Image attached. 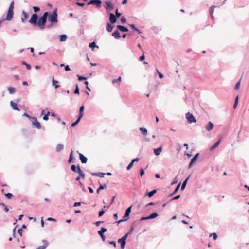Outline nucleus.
<instances>
[{"mask_svg": "<svg viewBox=\"0 0 249 249\" xmlns=\"http://www.w3.org/2000/svg\"><path fill=\"white\" fill-rule=\"evenodd\" d=\"M42 243L43 245L37 247L36 249H45L49 245L48 242L46 240H43Z\"/></svg>", "mask_w": 249, "mask_h": 249, "instance_id": "nucleus-8", "label": "nucleus"}, {"mask_svg": "<svg viewBox=\"0 0 249 249\" xmlns=\"http://www.w3.org/2000/svg\"><path fill=\"white\" fill-rule=\"evenodd\" d=\"M79 157L82 163H86L87 161V158L84 156L82 154L79 153Z\"/></svg>", "mask_w": 249, "mask_h": 249, "instance_id": "nucleus-17", "label": "nucleus"}, {"mask_svg": "<svg viewBox=\"0 0 249 249\" xmlns=\"http://www.w3.org/2000/svg\"><path fill=\"white\" fill-rule=\"evenodd\" d=\"M121 77L120 76L118 79L113 80L112 83H113V84L117 83L118 84H119L120 82H121Z\"/></svg>", "mask_w": 249, "mask_h": 249, "instance_id": "nucleus-34", "label": "nucleus"}, {"mask_svg": "<svg viewBox=\"0 0 249 249\" xmlns=\"http://www.w3.org/2000/svg\"><path fill=\"white\" fill-rule=\"evenodd\" d=\"M57 10L56 9H54L53 12V13L49 15L48 17V20L51 22H57Z\"/></svg>", "mask_w": 249, "mask_h": 249, "instance_id": "nucleus-2", "label": "nucleus"}, {"mask_svg": "<svg viewBox=\"0 0 249 249\" xmlns=\"http://www.w3.org/2000/svg\"><path fill=\"white\" fill-rule=\"evenodd\" d=\"M32 125L34 127L37 128V129H40L41 126L40 125V124L39 122L37 121L36 118H32V120H31Z\"/></svg>", "mask_w": 249, "mask_h": 249, "instance_id": "nucleus-4", "label": "nucleus"}, {"mask_svg": "<svg viewBox=\"0 0 249 249\" xmlns=\"http://www.w3.org/2000/svg\"><path fill=\"white\" fill-rule=\"evenodd\" d=\"M63 149V145L62 144H58L56 147V150L59 152Z\"/></svg>", "mask_w": 249, "mask_h": 249, "instance_id": "nucleus-32", "label": "nucleus"}, {"mask_svg": "<svg viewBox=\"0 0 249 249\" xmlns=\"http://www.w3.org/2000/svg\"><path fill=\"white\" fill-rule=\"evenodd\" d=\"M240 81H239L235 85V90H238L239 89V87H240Z\"/></svg>", "mask_w": 249, "mask_h": 249, "instance_id": "nucleus-43", "label": "nucleus"}, {"mask_svg": "<svg viewBox=\"0 0 249 249\" xmlns=\"http://www.w3.org/2000/svg\"><path fill=\"white\" fill-rule=\"evenodd\" d=\"M5 196L7 199H10L13 196V195L11 193H8L5 194Z\"/></svg>", "mask_w": 249, "mask_h": 249, "instance_id": "nucleus-38", "label": "nucleus"}, {"mask_svg": "<svg viewBox=\"0 0 249 249\" xmlns=\"http://www.w3.org/2000/svg\"><path fill=\"white\" fill-rule=\"evenodd\" d=\"M107 231V230L105 228H102L100 231H98V233L101 236L103 235V233Z\"/></svg>", "mask_w": 249, "mask_h": 249, "instance_id": "nucleus-23", "label": "nucleus"}, {"mask_svg": "<svg viewBox=\"0 0 249 249\" xmlns=\"http://www.w3.org/2000/svg\"><path fill=\"white\" fill-rule=\"evenodd\" d=\"M180 195H178L176 196L175 197L172 198L171 200H174L178 199H179L180 198Z\"/></svg>", "mask_w": 249, "mask_h": 249, "instance_id": "nucleus-51", "label": "nucleus"}, {"mask_svg": "<svg viewBox=\"0 0 249 249\" xmlns=\"http://www.w3.org/2000/svg\"><path fill=\"white\" fill-rule=\"evenodd\" d=\"M103 221H97L95 224L97 226H99L101 223H103Z\"/></svg>", "mask_w": 249, "mask_h": 249, "instance_id": "nucleus-60", "label": "nucleus"}, {"mask_svg": "<svg viewBox=\"0 0 249 249\" xmlns=\"http://www.w3.org/2000/svg\"><path fill=\"white\" fill-rule=\"evenodd\" d=\"M158 216V214L157 213H153L151 214L149 216H148V219H153L157 217Z\"/></svg>", "mask_w": 249, "mask_h": 249, "instance_id": "nucleus-27", "label": "nucleus"}, {"mask_svg": "<svg viewBox=\"0 0 249 249\" xmlns=\"http://www.w3.org/2000/svg\"><path fill=\"white\" fill-rule=\"evenodd\" d=\"M113 28V26L111 24V23H107L106 26V29L108 32H111Z\"/></svg>", "mask_w": 249, "mask_h": 249, "instance_id": "nucleus-20", "label": "nucleus"}, {"mask_svg": "<svg viewBox=\"0 0 249 249\" xmlns=\"http://www.w3.org/2000/svg\"><path fill=\"white\" fill-rule=\"evenodd\" d=\"M105 174H106L105 173H101V172L91 173V175L93 176H98L100 177H104V176Z\"/></svg>", "mask_w": 249, "mask_h": 249, "instance_id": "nucleus-24", "label": "nucleus"}, {"mask_svg": "<svg viewBox=\"0 0 249 249\" xmlns=\"http://www.w3.org/2000/svg\"><path fill=\"white\" fill-rule=\"evenodd\" d=\"M76 173H78L79 175V176H81V177L83 178H85V175L84 173L81 170V169L80 168V166L78 165L77 167V172Z\"/></svg>", "mask_w": 249, "mask_h": 249, "instance_id": "nucleus-12", "label": "nucleus"}, {"mask_svg": "<svg viewBox=\"0 0 249 249\" xmlns=\"http://www.w3.org/2000/svg\"><path fill=\"white\" fill-rule=\"evenodd\" d=\"M123 221H124V216L123 217V219H121V220H119L118 222H117V224L118 225L119 224H120V223L123 222Z\"/></svg>", "mask_w": 249, "mask_h": 249, "instance_id": "nucleus-57", "label": "nucleus"}, {"mask_svg": "<svg viewBox=\"0 0 249 249\" xmlns=\"http://www.w3.org/2000/svg\"><path fill=\"white\" fill-rule=\"evenodd\" d=\"M74 93L75 94H79V89L77 85L76 86V88L75 90L74 91Z\"/></svg>", "mask_w": 249, "mask_h": 249, "instance_id": "nucleus-49", "label": "nucleus"}, {"mask_svg": "<svg viewBox=\"0 0 249 249\" xmlns=\"http://www.w3.org/2000/svg\"><path fill=\"white\" fill-rule=\"evenodd\" d=\"M72 153H73V151H71V153L70 154V155L69 159V163H71L72 161Z\"/></svg>", "mask_w": 249, "mask_h": 249, "instance_id": "nucleus-47", "label": "nucleus"}, {"mask_svg": "<svg viewBox=\"0 0 249 249\" xmlns=\"http://www.w3.org/2000/svg\"><path fill=\"white\" fill-rule=\"evenodd\" d=\"M210 237H213V239L215 240L217 239V235L215 233H211L210 235Z\"/></svg>", "mask_w": 249, "mask_h": 249, "instance_id": "nucleus-41", "label": "nucleus"}, {"mask_svg": "<svg viewBox=\"0 0 249 249\" xmlns=\"http://www.w3.org/2000/svg\"><path fill=\"white\" fill-rule=\"evenodd\" d=\"M186 118L189 123L196 122V120L192 114L188 112L186 114Z\"/></svg>", "mask_w": 249, "mask_h": 249, "instance_id": "nucleus-3", "label": "nucleus"}, {"mask_svg": "<svg viewBox=\"0 0 249 249\" xmlns=\"http://www.w3.org/2000/svg\"><path fill=\"white\" fill-rule=\"evenodd\" d=\"M48 15V12H45L38 19V22H37V25L40 27L41 29H43L45 27V24L46 22V18Z\"/></svg>", "mask_w": 249, "mask_h": 249, "instance_id": "nucleus-1", "label": "nucleus"}, {"mask_svg": "<svg viewBox=\"0 0 249 249\" xmlns=\"http://www.w3.org/2000/svg\"><path fill=\"white\" fill-rule=\"evenodd\" d=\"M84 106H82L80 108V112H79V117L80 118H81L84 115Z\"/></svg>", "mask_w": 249, "mask_h": 249, "instance_id": "nucleus-21", "label": "nucleus"}, {"mask_svg": "<svg viewBox=\"0 0 249 249\" xmlns=\"http://www.w3.org/2000/svg\"><path fill=\"white\" fill-rule=\"evenodd\" d=\"M140 130L141 131V132L142 133L143 135L145 136L147 134V130L146 128L144 127H140Z\"/></svg>", "mask_w": 249, "mask_h": 249, "instance_id": "nucleus-28", "label": "nucleus"}, {"mask_svg": "<svg viewBox=\"0 0 249 249\" xmlns=\"http://www.w3.org/2000/svg\"><path fill=\"white\" fill-rule=\"evenodd\" d=\"M8 90L10 94H13L15 92V89L12 87H9Z\"/></svg>", "mask_w": 249, "mask_h": 249, "instance_id": "nucleus-33", "label": "nucleus"}, {"mask_svg": "<svg viewBox=\"0 0 249 249\" xmlns=\"http://www.w3.org/2000/svg\"><path fill=\"white\" fill-rule=\"evenodd\" d=\"M144 59H145V56H144V55H142V56H140V61H143V60H144Z\"/></svg>", "mask_w": 249, "mask_h": 249, "instance_id": "nucleus-63", "label": "nucleus"}, {"mask_svg": "<svg viewBox=\"0 0 249 249\" xmlns=\"http://www.w3.org/2000/svg\"><path fill=\"white\" fill-rule=\"evenodd\" d=\"M109 21L111 24L114 23L116 21V17L112 13L110 14Z\"/></svg>", "mask_w": 249, "mask_h": 249, "instance_id": "nucleus-14", "label": "nucleus"}, {"mask_svg": "<svg viewBox=\"0 0 249 249\" xmlns=\"http://www.w3.org/2000/svg\"><path fill=\"white\" fill-rule=\"evenodd\" d=\"M180 182L177 185V186L176 187V189H175L174 191L173 192L172 194H170V196H171L172 195L175 194V193H176V192L178 191V190L179 189V188L180 187Z\"/></svg>", "mask_w": 249, "mask_h": 249, "instance_id": "nucleus-36", "label": "nucleus"}, {"mask_svg": "<svg viewBox=\"0 0 249 249\" xmlns=\"http://www.w3.org/2000/svg\"><path fill=\"white\" fill-rule=\"evenodd\" d=\"M14 6V2L12 1L10 5L8 10L13 11Z\"/></svg>", "mask_w": 249, "mask_h": 249, "instance_id": "nucleus-42", "label": "nucleus"}, {"mask_svg": "<svg viewBox=\"0 0 249 249\" xmlns=\"http://www.w3.org/2000/svg\"><path fill=\"white\" fill-rule=\"evenodd\" d=\"M81 119V118H80V117H79L78 118V119H77V120H76L75 122H74V123H73L72 124H71V126H72V127H74L75 126H76V125L78 124V123H79V121H80Z\"/></svg>", "mask_w": 249, "mask_h": 249, "instance_id": "nucleus-35", "label": "nucleus"}, {"mask_svg": "<svg viewBox=\"0 0 249 249\" xmlns=\"http://www.w3.org/2000/svg\"><path fill=\"white\" fill-rule=\"evenodd\" d=\"M112 36H113L116 38H118L120 37V33L118 31H116L112 33Z\"/></svg>", "mask_w": 249, "mask_h": 249, "instance_id": "nucleus-25", "label": "nucleus"}, {"mask_svg": "<svg viewBox=\"0 0 249 249\" xmlns=\"http://www.w3.org/2000/svg\"><path fill=\"white\" fill-rule=\"evenodd\" d=\"M86 77H83V76H80L78 77V80L79 81L84 80H86Z\"/></svg>", "mask_w": 249, "mask_h": 249, "instance_id": "nucleus-54", "label": "nucleus"}, {"mask_svg": "<svg viewBox=\"0 0 249 249\" xmlns=\"http://www.w3.org/2000/svg\"><path fill=\"white\" fill-rule=\"evenodd\" d=\"M89 46L90 48H94L96 47V44L94 42H92L89 44Z\"/></svg>", "mask_w": 249, "mask_h": 249, "instance_id": "nucleus-48", "label": "nucleus"}, {"mask_svg": "<svg viewBox=\"0 0 249 249\" xmlns=\"http://www.w3.org/2000/svg\"><path fill=\"white\" fill-rule=\"evenodd\" d=\"M131 207H132L130 206L125 210V221L128 219V216L131 212Z\"/></svg>", "mask_w": 249, "mask_h": 249, "instance_id": "nucleus-19", "label": "nucleus"}, {"mask_svg": "<svg viewBox=\"0 0 249 249\" xmlns=\"http://www.w3.org/2000/svg\"><path fill=\"white\" fill-rule=\"evenodd\" d=\"M67 36L66 35H62L59 36V39L60 41H65L66 40Z\"/></svg>", "mask_w": 249, "mask_h": 249, "instance_id": "nucleus-30", "label": "nucleus"}, {"mask_svg": "<svg viewBox=\"0 0 249 249\" xmlns=\"http://www.w3.org/2000/svg\"><path fill=\"white\" fill-rule=\"evenodd\" d=\"M52 82H53V86H54L55 88L56 89L59 87V86L57 84L58 83V81L55 80L53 77V78H52Z\"/></svg>", "mask_w": 249, "mask_h": 249, "instance_id": "nucleus-26", "label": "nucleus"}, {"mask_svg": "<svg viewBox=\"0 0 249 249\" xmlns=\"http://www.w3.org/2000/svg\"><path fill=\"white\" fill-rule=\"evenodd\" d=\"M106 4L107 5V7H106L107 9H108L109 10H112L113 9L114 6H113V4L111 2H110L109 1H107V2H106Z\"/></svg>", "mask_w": 249, "mask_h": 249, "instance_id": "nucleus-16", "label": "nucleus"}, {"mask_svg": "<svg viewBox=\"0 0 249 249\" xmlns=\"http://www.w3.org/2000/svg\"><path fill=\"white\" fill-rule=\"evenodd\" d=\"M71 169L72 171L76 172H77V167L75 165H72L71 167Z\"/></svg>", "mask_w": 249, "mask_h": 249, "instance_id": "nucleus-45", "label": "nucleus"}, {"mask_svg": "<svg viewBox=\"0 0 249 249\" xmlns=\"http://www.w3.org/2000/svg\"><path fill=\"white\" fill-rule=\"evenodd\" d=\"M238 96H237L235 98V102H234V104L233 105V108H236V107H237V104H238Z\"/></svg>", "mask_w": 249, "mask_h": 249, "instance_id": "nucleus-40", "label": "nucleus"}, {"mask_svg": "<svg viewBox=\"0 0 249 249\" xmlns=\"http://www.w3.org/2000/svg\"><path fill=\"white\" fill-rule=\"evenodd\" d=\"M157 192L156 190H153L150 192L147 193L146 195L147 194L149 197H151Z\"/></svg>", "mask_w": 249, "mask_h": 249, "instance_id": "nucleus-29", "label": "nucleus"}, {"mask_svg": "<svg viewBox=\"0 0 249 249\" xmlns=\"http://www.w3.org/2000/svg\"><path fill=\"white\" fill-rule=\"evenodd\" d=\"M220 139H219L213 146H212L211 147V150H213L214 149H215L216 147H217L220 142Z\"/></svg>", "mask_w": 249, "mask_h": 249, "instance_id": "nucleus-31", "label": "nucleus"}, {"mask_svg": "<svg viewBox=\"0 0 249 249\" xmlns=\"http://www.w3.org/2000/svg\"><path fill=\"white\" fill-rule=\"evenodd\" d=\"M139 160V159L138 158H136L132 160L131 162L129 163V164L127 167V170H130L133 166L134 162H137Z\"/></svg>", "mask_w": 249, "mask_h": 249, "instance_id": "nucleus-11", "label": "nucleus"}, {"mask_svg": "<svg viewBox=\"0 0 249 249\" xmlns=\"http://www.w3.org/2000/svg\"><path fill=\"white\" fill-rule=\"evenodd\" d=\"M178 182V179H177V177H176L174 180H173V182L172 183V184H176Z\"/></svg>", "mask_w": 249, "mask_h": 249, "instance_id": "nucleus-53", "label": "nucleus"}, {"mask_svg": "<svg viewBox=\"0 0 249 249\" xmlns=\"http://www.w3.org/2000/svg\"><path fill=\"white\" fill-rule=\"evenodd\" d=\"M99 188V189H100V190L104 189H105L107 188V185L106 184H100V187Z\"/></svg>", "mask_w": 249, "mask_h": 249, "instance_id": "nucleus-46", "label": "nucleus"}, {"mask_svg": "<svg viewBox=\"0 0 249 249\" xmlns=\"http://www.w3.org/2000/svg\"><path fill=\"white\" fill-rule=\"evenodd\" d=\"M37 15L36 14H33L31 18L29 20V22L34 26L37 25Z\"/></svg>", "mask_w": 249, "mask_h": 249, "instance_id": "nucleus-5", "label": "nucleus"}, {"mask_svg": "<svg viewBox=\"0 0 249 249\" xmlns=\"http://www.w3.org/2000/svg\"><path fill=\"white\" fill-rule=\"evenodd\" d=\"M76 4L79 6H83L85 4L83 3L76 2Z\"/></svg>", "mask_w": 249, "mask_h": 249, "instance_id": "nucleus-62", "label": "nucleus"}, {"mask_svg": "<svg viewBox=\"0 0 249 249\" xmlns=\"http://www.w3.org/2000/svg\"><path fill=\"white\" fill-rule=\"evenodd\" d=\"M144 174V169H140V175H141V176H143Z\"/></svg>", "mask_w": 249, "mask_h": 249, "instance_id": "nucleus-56", "label": "nucleus"}, {"mask_svg": "<svg viewBox=\"0 0 249 249\" xmlns=\"http://www.w3.org/2000/svg\"><path fill=\"white\" fill-rule=\"evenodd\" d=\"M189 177L190 176H188L186 178V179L183 181V183L182 184V186L181 187V190H183L185 189V188L186 187V184H187V181H188V179L189 178Z\"/></svg>", "mask_w": 249, "mask_h": 249, "instance_id": "nucleus-22", "label": "nucleus"}, {"mask_svg": "<svg viewBox=\"0 0 249 249\" xmlns=\"http://www.w3.org/2000/svg\"><path fill=\"white\" fill-rule=\"evenodd\" d=\"M13 11L8 10L5 20L8 21L11 20L13 18Z\"/></svg>", "mask_w": 249, "mask_h": 249, "instance_id": "nucleus-6", "label": "nucleus"}, {"mask_svg": "<svg viewBox=\"0 0 249 249\" xmlns=\"http://www.w3.org/2000/svg\"><path fill=\"white\" fill-rule=\"evenodd\" d=\"M10 105L13 109L18 111L19 110V109L18 107L17 104L16 103L13 102V101H11Z\"/></svg>", "mask_w": 249, "mask_h": 249, "instance_id": "nucleus-18", "label": "nucleus"}, {"mask_svg": "<svg viewBox=\"0 0 249 249\" xmlns=\"http://www.w3.org/2000/svg\"><path fill=\"white\" fill-rule=\"evenodd\" d=\"M131 27L135 30V31L138 32V34H140L141 33L138 29L135 28V26L134 25H132Z\"/></svg>", "mask_w": 249, "mask_h": 249, "instance_id": "nucleus-55", "label": "nucleus"}, {"mask_svg": "<svg viewBox=\"0 0 249 249\" xmlns=\"http://www.w3.org/2000/svg\"><path fill=\"white\" fill-rule=\"evenodd\" d=\"M215 6H212L210 8V14L211 16H212V15L213 14L214 8H215Z\"/></svg>", "mask_w": 249, "mask_h": 249, "instance_id": "nucleus-39", "label": "nucleus"}, {"mask_svg": "<svg viewBox=\"0 0 249 249\" xmlns=\"http://www.w3.org/2000/svg\"><path fill=\"white\" fill-rule=\"evenodd\" d=\"M25 66L26 67V68L28 69V70H30L31 68V66L30 65L27 64V63H25Z\"/></svg>", "mask_w": 249, "mask_h": 249, "instance_id": "nucleus-58", "label": "nucleus"}, {"mask_svg": "<svg viewBox=\"0 0 249 249\" xmlns=\"http://www.w3.org/2000/svg\"><path fill=\"white\" fill-rule=\"evenodd\" d=\"M214 125L211 122H209L205 127L206 130L208 131H211L213 128Z\"/></svg>", "mask_w": 249, "mask_h": 249, "instance_id": "nucleus-10", "label": "nucleus"}, {"mask_svg": "<svg viewBox=\"0 0 249 249\" xmlns=\"http://www.w3.org/2000/svg\"><path fill=\"white\" fill-rule=\"evenodd\" d=\"M33 8L34 9V12H37L40 10L39 8L38 7L34 6V7H33Z\"/></svg>", "mask_w": 249, "mask_h": 249, "instance_id": "nucleus-50", "label": "nucleus"}, {"mask_svg": "<svg viewBox=\"0 0 249 249\" xmlns=\"http://www.w3.org/2000/svg\"><path fill=\"white\" fill-rule=\"evenodd\" d=\"M24 116H26L27 117H28L29 119H30V120H32V118H33V117H31L30 116H29L28 114H27L26 113H25L24 114H23Z\"/></svg>", "mask_w": 249, "mask_h": 249, "instance_id": "nucleus-59", "label": "nucleus"}, {"mask_svg": "<svg viewBox=\"0 0 249 249\" xmlns=\"http://www.w3.org/2000/svg\"><path fill=\"white\" fill-rule=\"evenodd\" d=\"M28 18V14L25 11H23L22 13L21 20L22 22H25Z\"/></svg>", "mask_w": 249, "mask_h": 249, "instance_id": "nucleus-9", "label": "nucleus"}, {"mask_svg": "<svg viewBox=\"0 0 249 249\" xmlns=\"http://www.w3.org/2000/svg\"><path fill=\"white\" fill-rule=\"evenodd\" d=\"M199 156V153L196 154L194 157L191 160L192 162H195Z\"/></svg>", "mask_w": 249, "mask_h": 249, "instance_id": "nucleus-37", "label": "nucleus"}, {"mask_svg": "<svg viewBox=\"0 0 249 249\" xmlns=\"http://www.w3.org/2000/svg\"><path fill=\"white\" fill-rule=\"evenodd\" d=\"M118 242L121 244L122 249H124V236H123L121 238L119 239L118 241Z\"/></svg>", "mask_w": 249, "mask_h": 249, "instance_id": "nucleus-15", "label": "nucleus"}, {"mask_svg": "<svg viewBox=\"0 0 249 249\" xmlns=\"http://www.w3.org/2000/svg\"><path fill=\"white\" fill-rule=\"evenodd\" d=\"M101 1L100 0H92L88 3V5H96L97 7H100L101 6Z\"/></svg>", "mask_w": 249, "mask_h": 249, "instance_id": "nucleus-7", "label": "nucleus"}, {"mask_svg": "<svg viewBox=\"0 0 249 249\" xmlns=\"http://www.w3.org/2000/svg\"><path fill=\"white\" fill-rule=\"evenodd\" d=\"M117 28L119 29L121 31L124 32V26L118 25Z\"/></svg>", "mask_w": 249, "mask_h": 249, "instance_id": "nucleus-44", "label": "nucleus"}, {"mask_svg": "<svg viewBox=\"0 0 249 249\" xmlns=\"http://www.w3.org/2000/svg\"><path fill=\"white\" fill-rule=\"evenodd\" d=\"M162 150V146H160V147H158V148L154 149V154L156 156H159Z\"/></svg>", "mask_w": 249, "mask_h": 249, "instance_id": "nucleus-13", "label": "nucleus"}, {"mask_svg": "<svg viewBox=\"0 0 249 249\" xmlns=\"http://www.w3.org/2000/svg\"><path fill=\"white\" fill-rule=\"evenodd\" d=\"M43 119L44 120H45V121L48 120V116H47V115L45 114V115L43 117Z\"/></svg>", "mask_w": 249, "mask_h": 249, "instance_id": "nucleus-61", "label": "nucleus"}, {"mask_svg": "<svg viewBox=\"0 0 249 249\" xmlns=\"http://www.w3.org/2000/svg\"><path fill=\"white\" fill-rule=\"evenodd\" d=\"M105 211L104 210H102L99 212V216L101 217L105 213Z\"/></svg>", "mask_w": 249, "mask_h": 249, "instance_id": "nucleus-52", "label": "nucleus"}, {"mask_svg": "<svg viewBox=\"0 0 249 249\" xmlns=\"http://www.w3.org/2000/svg\"><path fill=\"white\" fill-rule=\"evenodd\" d=\"M81 205V203L80 202H75L74 205H73V206L74 207H76V206H80Z\"/></svg>", "mask_w": 249, "mask_h": 249, "instance_id": "nucleus-64", "label": "nucleus"}]
</instances>
